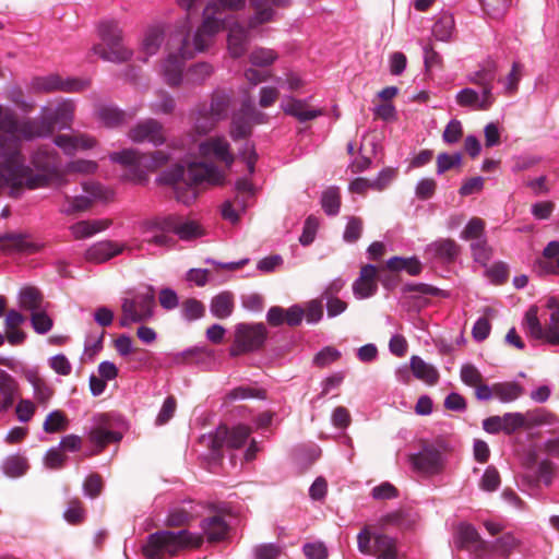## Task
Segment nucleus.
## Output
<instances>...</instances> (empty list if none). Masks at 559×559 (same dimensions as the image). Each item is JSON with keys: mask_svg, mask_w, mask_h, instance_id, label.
Masks as SVG:
<instances>
[{"mask_svg": "<svg viewBox=\"0 0 559 559\" xmlns=\"http://www.w3.org/2000/svg\"><path fill=\"white\" fill-rule=\"evenodd\" d=\"M20 130L9 131L0 119V194L8 192L19 198L24 190H35L48 186L58 170V155L47 147L36 150L31 158L34 168L25 165L22 155Z\"/></svg>", "mask_w": 559, "mask_h": 559, "instance_id": "1", "label": "nucleus"}, {"mask_svg": "<svg viewBox=\"0 0 559 559\" xmlns=\"http://www.w3.org/2000/svg\"><path fill=\"white\" fill-rule=\"evenodd\" d=\"M75 104L72 99H63L52 110L49 107L41 109L43 116L35 119L20 120L15 112L0 105V119L9 131L20 130L26 141L45 138L52 134L55 127L70 128L74 119Z\"/></svg>", "mask_w": 559, "mask_h": 559, "instance_id": "2", "label": "nucleus"}, {"mask_svg": "<svg viewBox=\"0 0 559 559\" xmlns=\"http://www.w3.org/2000/svg\"><path fill=\"white\" fill-rule=\"evenodd\" d=\"M224 179L225 173L206 162L190 163L187 167L176 165L158 178L162 183L173 187L176 200L185 205L195 201L200 185H221Z\"/></svg>", "mask_w": 559, "mask_h": 559, "instance_id": "3", "label": "nucleus"}, {"mask_svg": "<svg viewBox=\"0 0 559 559\" xmlns=\"http://www.w3.org/2000/svg\"><path fill=\"white\" fill-rule=\"evenodd\" d=\"M203 543V536L187 530L157 531L150 534L142 546L146 559H165L174 557L187 548H198Z\"/></svg>", "mask_w": 559, "mask_h": 559, "instance_id": "4", "label": "nucleus"}, {"mask_svg": "<svg viewBox=\"0 0 559 559\" xmlns=\"http://www.w3.org/2000/svg\"><path fill=\"white\" fill-rule=\"evenodd\" d=\"M545 307L549 311L545 325L542 324L538 318L537 306H531L524 314L523 329L533 340L542 341L551 346H559V297H547Z\"/></svg>", "mask_w": 559, "mask_h": 559, "instance_id": "5", "label": "nucleus"}, {"mask_svg": "<svg viewBox=\"0 0 559 559\" xmlns=\"http://www.w3.org/2000/svg\"><path fill=\"white\" fill-rule=\"evenodd\" d=\"M246 0H215L209 2L203 11L201 26L194 33V49L204 51L211 44L214 36L223 29L227 19L223 10H240L245 7Z\"/></svg>", "mask_w": 559, "mask_h": 559, "instance_id": "6", "label": "nucleus"}, {"mask_svg": "<svg viewBox=\"0 0 559 559\" xmlns=\"http://www.w3.org/2000/svg\"><path fill=\"white\" fill-rule=\"evenodd\" d=\"M109 158L111 162L129 169V179L135 182H144L148 173L156 170L168 162L169 155L164 151L142 154L138 150L126 148L111 153Z\"/></svg>", "mask_w": 559, "mask_h": 559, "instance_id": "7", "label": "nucleus"}, {"mask_svg": "<svg viewBox=\"0 0 559 559\" xmlns=\"http://www.w3.org/2000/svg\"><path fill=\"white\" fill-rule=\"evenodd\" d=\"M179 47L178 52H169L167 57L162 61L159 73L164 78V81L169 86H178L182 81V73L185 67V60L192 58L199 50L194 49V38L190 43L187 35L178 33L173 38Z\"/></svg>", "mask_w": 559, "mask_h": 559, "instance_id": "8", "label": "nucleus"}, {"mask_svg": "<svg viewBox=\"0 0 559 559\" xmlns=\"http://www.w3.org/2000/svg\"><path fill=\"white\" fill-rule=\"evenodd\" d=\"M98 34L106 47H95V52L106 61L124 62L132 57V50L122 43V29L114 20L99 23Z\"/></svg>", "mask_w": 559, "mask_h": 559, "instance_id": "9", "label": "nucleus"}, {"mask_svg": "<svg viewBox=\"0 0 559 559\" xmlns=\"http://www.w3.org/2000/svg\"><path fill=\"white\" fill-rule=\"evenodd\" d=\"M155 307V294L148 286L138 292L132 297H126L121 302L120 326L128 328L132 323H141L153 317Z\"/></svg>", "mask_w": 559, "mask_h": 559, "instance_id": "10", "label": "nucleus"}, {"mask_svg": "<svg viewBox=\"0 0 559 559\" xmlns=\"http://www.w3.org/2000/svg\"><path fill=\"white\" fill-rule=\"evenodd\" d=\"M267 336L263 323H239L235 328V342L230 349L233 356L253 352L262 347Z\"/></svg>", "mask_w": 559, "mask_h": 559, "instance_id": "11", "label": "nucleus"}, {"mask_svg": "<svg viewBox=\"0 0 559 559\" xmlns=\"http://www.w3.org/2000/svg\"><path fill=\"white\" fill-rule=\"evenodd\" d=\"M91 85L87 79L67 78L62 79L57 74L36 76L32 80L31 86L35 92L50 93L62 91L66 93H78L85 91Z\"/></svg>", "mask_w": 559, "mask_h": 559, "instance_id": "12", "label": "nucleus"}, {"mask_svg": "<svg viewBox=\"0 0 559 559\" xmlns=\"http://www.w3.org/2000/svg\"><path fill=\"white\" fill-rule=\"evenodd\" d=\"M44 248L39 242L27 233L7 231L0 234V252L5 255L12 254H34Z\"/></svg>", "mask_w": 559, "mask_h": 559, "instance_id": "13", "label": "nucleus"}, {"mask_svg": "<svg viewBox=\"0 0 559 559\" xmlns=\"http://www.w3.org/2000/svg\"><path fill=\"white\" fill-rule=\"evenodd\" d=\"M83 190L86 195L78 197H64V202L60 207V212L66 215H72L75 213L86 211L95 200H106L107 191L104 187L94 181H87L83 183Z\"/></svg>", "mask_w": 559, "mask_h": 559, "instance_id": "14", "label": "nucleus"}, {"mask_svg": "<svg viewBox=\"0 0 559 559\" xmlns=\"http://www.w3.org/2000/svg\"><path fill=\"white\" fill-rule=\"evenodd\" d=\"M413 468L425 475L439 474L444 466L441 451L431 444H426L418 453L409 456Z\"/></svg>", "mask_w": 559, "mask_h": 559, "instance_id": "15", "label": "nucleus"}, {"mask_svg": "<svg viewBox=\"0 0 559 559\" xmlns=\"http://www.w3.org/2000/svg\"><path fill=\"white\" fill-rule=\"evenodd\" d=\"M139 229L143 240L147 243L164 247L171 242V238L168 236L170 233L168 215L144 219L140 223Z\"/></svg>", "mask_w": 559, "mask_h": 559, "instance_id": "16", "label": "nucleus"}, {"mask_svg": "<svg viewBox=\"0 0 559 559\" xmlns=\"http://www.w3.org/2000/svg\"><path fill=\"white\" fill-rule=\"evenodd\" d=\"M251 429L245 425H238L231 429L226 426H221L216 429L212 442V450L214 453L218 452L222 448L229 449L241 448L248 440Z\"/></svg>", "mask_w": 559, "mask_h": 559, "instance_id": "17", "label": "nucleus"}, {"mask_svg": "<svg viewBox=\"0 0 559 559\" xmlns=\"http://www.w3.org/2000/svg\"><path fill=\"white\" fill-rule=\"evenodd\" d=\"M200 156L207 159L221 162L229 168L234 160L230 145L224 136H212L199 144Z\"/></svg>", "mask_w": 559, "mask_h": 559, "instance_id": "18", "label": "nucleus"}, {"mask_svg": "<svg viewBox=\"0 0 559 559\" xmlns=\"http://www.w3.org/2000/svg\"><path fill=\"white\" fill-rule=\"evenodd\" d=\"M128 136L132 142H148L154 146L164 144L166 140L162 123L151 118L139 122L130 129Z\"/></svg>", "mask_w": 559, "mask_h": 559, "instance_id": "19", "label": "nucleus"}, {"mask_svg": "<svg viewBox=\"0 0 559 559\" xmlns=\"http://www.w3.org/2000/svg\"><path fill=\"white\" fill-rule=\"evenodd\" d=\"M223 28L228 31L227 50L231 58L238 59L242 57L250 43V26L245 27L238 21L226 22Z\"/></svg>", "mask_w": 559, "mask_h": 559, "instance_id": "20", "label": "nucleus"}, {"mask_svg": "<svg viewBox=\"0 0 559 559\" xmlns=\"http://www.w3.org/2000/svg\"><path fill=\"white\" fill-rule=\"evenodd\" d=\"M168 226L169 231L183 241H191L205 235V229L198 221L176 214L168 215Z\"/></svg>", "mask_w": 559, "mask_h": 559, "instance_id": "21", "label": "nucleus"}, {"mask_svg": "<svg viewBox=\"0 0 559 559\" xmlns=\"http://www.w3.org/2000/svg\"><path fill=\"white\" fill-rule=\"evenodd\" d=\"M284 114L296 118L299 122H307L323 116L324 111L319 108H309L306 99L286 96L281 103Z\"/></svg>", "mask_w": 559, "mask_h": 559, "instance_id": "22", "label": "nucleus"}, {"mask_svg": "<svg viewBox=\"0 0 559 559\" xmlns=\"http://www.w3.org/2000/svg\"><path fill=\"white\" fill-rule=\"evenodd\" d=\"M95 426L88 433L90 441L104 449L106 445L118 442L122 438L121 433L110 429V424L106 415L100 414L94 417Z\"/></svg>", "mask_w": 559, "mask_h": 559, "instance_id": "23", "label": "nucleus"}, {"mask_svg": "<svg viewBox=\"0 0 559 559\" xmlns=\"http://www.w3.org/2000/svg\"><path fill=\"white\" fill-rule=\"evenodd\" d=\"M290 2L292 0H250V4L254 10L253 15L249 19L250 28H257L262 24L273 21L275 11L272 5L285 8Z\"/></svg>", "mask_w": 559, "mask_h": 559, "instance_id": "24", "label": "nucleus"}, {"mask_svg": "<svg viewBox=\"0 0 559 559\" xmlns=\"http://www.w3.org/2000/svg\"><path fill=\"white\" fill-rule=\"evenodd\" d=\"M126 248L124 243L114 240L98 241L88 247L85 251V259L93 263H104L121 254Z\"/></svg>", "mask_w": 559, "mask_h": 559, "instance_id": "25", "label": "nucleus"}, {"mask_svg": "<svg viewBox=\"0 0 559 559\" xmlns=\"http://www.w3.org/2000/svg\"><path fill=\"white\" fill-rule=\"evenodd\" d=\"M53 142L67 155H74L79 151L90 150L96 145V140L85 133L59 134Z\"/></svg>", "mask_w": 559, "mask_h": 559, "instance_id": "26", "label": "nucleus"}, {"mask_svg": "<svg viewBox=\"0 0 559 559\" xmlns=\"http://www.w3.org/2000/svg\"><path fill=\"white\" fill-rule=\"evenodd\" d=\"M23 376L33 388L36 403L46 406L55 394L53 388L39 374L37 368L25 369Z\"/></svg>", "mask_w": 559, "mask_h": 559, "instance_id": "27", "label": "nucleus"}, {"mask_svg": "<svg viewBox=\"0 0 559 559\" xmlns=\"http://www.w3.org/2000/svg\"><path fill=\"white\" fill-rule=\"evenodd\" d=\"M556 471V465L551 461L542 460L534 474L526 472L522 475V485L531 490L538 488L539 483L549 487L554 481Z\"/></svg>", "mask_w": 559, "mask_h": 559, "instance_id": "28", "label": "nucleus"}, {"mask_svg": "<svg viewBox=\"0 0 559 559\" xmlns=\"http://www.w3.org/2000/svg\"><path fill=\"white\" fill-rule=\"evenodd\" d=\"M377 267L367 264L361 267L359 277L353 284V293L356 298L365 299L376 294L378 285L376 282Z\"/></svg>", "mask_w": 559, "mask_h": 559, "instance_id": "29", "label": "nucleus"}, {"mask_svg": "<svg viewBox=\"0 0 559 559\" xmlns=\"http://www.w3.org/2000/svg\"><path fill=\"white\" fill-rule=\"evenodd\" d=\"M460 247L453 239L442 238L429 243L426 253L432 259L442 262H452L456 259Z\"/></svg>", "mask_w": 559, "mask_h": 559, "instance_id": "30", "label": "nucleus"}, {"mask_svg": "<svg viewBox=\"0 0 559 559\" xmlns=\"http://www.w3.org/2000/svg\"><path fill=\"white\" fill-rule=\"evenodd\" d=\"M19 393V383L4 370H0V413L7 412Z\"/></svg>", "mask_w": 559, "mask_h": 559, "instance_id": "31", "label": "nucleus"}, {"mask_svg": "<svg viewBox=\"0 0 559 559\" xmlns=\"http://www.w3.org/2000/svg\"><path fill=\"white\" fill-rule=\"evenodd\" d=\"M235 309V296L229 290L221 292L215 295L210 302V312L217 319L229 318Z\"/></svg>", "mask_w": 559, "mask_h": 559, "instance_id": "32", "label": "nucleus"}, {"mask_svg": "<svg viewBox=\"0 0 559 559\" xmlns=\"http://www.w3.org/2000/svg\"><path fill=\"white\" fill-rule=\"evenodd\" d=\"M495 76V72L490 69H481L468 76V81L481 87V93L486 96L485 104L481 107H491L495 102L492 94Z\"/></svg>", "mask_w": 559, "mask_h": 559, "instance_id": "33", "label": "nucleus"}, {"mask_svg": "<svg viewBox=\"0 0 559 559\" xmlns=\"http://www.w3.org/2000/svg\"><path fill=\"white\" fill-rule=\"evenodd\" d=\"M409 366L413 374L429 385H435L439 381V371L437 368L426 362L419 356H412Z\"/></svg>", "mask_w": 559, "mask_h": 559, "instance_id": "34", "label": "nucleus"}, {"mask_svg": "<svg viewBox=\"0 0 559 559\" xmlns=\"http://www.w3.org/2000/svg\"><path fill=\"white\" fill-rule=\"evenodd\" d=\"M200 526L209 542H219L227 535L228 526L221 515L204 519Z\"/></svg>", "mask_w": 559, "mask_h": 559, "instance_id": "35", "label": "nucleus"}, {"mask_svg": "<svg viewBox=\"0 0 559 559\" xmlns=\"http://www.w3.org/2000/svg\"><path fill=\"white\" fill-rule=\"evenodd\" d=\"M164 41V33L159 27H151L148 28L141 43V57L142 61H147V59L157 53L162 44Z\"/></svg>", "mask_w": 559, "mask_h": 559, "instance_id": "36", "label": "nucleus"}, {"mask_svg": "<svg viewBox=\"0 0 559 559\" xmlns=\"http://www.w3.org/2000/svg\"><path fill=\"white\" fill-rule=\"evenodd\" d=\"M109 225L110 221L107 219L80 221L73 224L70 230L75 239H84L107 229Z\"/></svg>", "mask_w": 559, "mask_h": 559, "instance_id": "37", "label": "nucleus"}, {"mask_svg": "<svg viewBox=\"0 0 559 559\" xmlns=\"http://www.w3.org/2000/svg\"><path fill=\"white\" fill-rule=\"evenodd\" d=\"M372 556L377 557V559H396L397 548L395 539L384 534H376L373 536Z\"/></svg>", "mask_w": 559, "mask_h": 559, "instance_id": "38", "label": "nucleus"}, {"mask_svg": "<svg viewBox=\"0 0 559 559\" xmlns=\"http://www.w3.org/2000/svg\"><path fill=\"white\" fill-rule=\"evenodd\" d=\"M526 429H533L542 426H558L559 418L545 408H536L524 414Z\"/></svg>", "mask_w": 559, "mask_h": 559, "instance_id": "39", "label": "nucleus"}, {"mask_svg": "<svg viewBox=\"0 0 559 559\" xmlns=\"http://www.w3.org/2000/svg\"><path fill=\"white\" fill-rule=\"evenodd\" d=\"M19 306L23 310L31 311L32 313L43 308L41 293L32 286L21 288L19 293Z\"/></svg>", "mask_w": 559, "mask_h": 559, "instance_id": "40", "label": "nucleus"}, {"mask_svg": "<svg viewBox=\"0 0 559 559\" xmlns=\"http://www.w3.org/2000/svg\"><path fill=\"white\" fill-rule=\"evenodd\" d=\"M453 31L454 19L453 15L448 12H442L438 15L431 29L433 37L440 41L450 40Z\"/></svg>", "mask_w": 559, "mask_h": 559, "instance_id": "41", "label": "nucleus"}, {"mask_svg": "<svg viewBox=\"0 0 559 559\" xmlns=\"http://www.w3.org/2000/svg\"><path fill=\"white\" fill-rule=\"evenodd\" d=\"M455 543L459 548L472 549L483 545L478 532L469 524H461L457 527Z\"/></svg>", "mask_w": 559, "mask_h": 559, "instance_id": "42", "label": "nucleus"}, {"mask_svg": "<svg viewBox=\"0 0 559 559\" xmlns=\"http://www.w3.org/2000/svg\"><path fill=\"white\" fill-rule=\"evenodd\" d=\"M518 547V542L512 535H503L497 538L490 546L487 559L508 558Z\"/></svg>", "mask_w": 559, "mask_h": 559, "instance_id": "43", "label": "nucleus"}, {"mask_svg": "<svg viewBox=\"0 0 559 559\" xmlns=\"http://www.w3.org/2000/svg\"><path fill=\"white\" fill-rule=\"evenodd\" d=\"M456 103L462 107H471L474 110H488L490 107H481L485 104L486 96L477 93L473 88H463L455 96Z\"/></svg>", "mask_w": 559, "mask_h": 559, "instance_id": "44", "label": "nucleus"}, {"mask_svg": "<svg viewBox=\"0 0 559 559\" xmlns=\"http://www.w3.org/2000/svg\"><path fill=\"white\" fill-rule=\"evenodd\" d=\"M493 392L501 403H511L523 394V388L516 382H497Z\"/></svg>", "mask_w": 559, "mask_h": 559, "instance_id": "45", "label": "nucleus"}, {"mask_svg": "<svg viewBox=\"0 0 559 559\" xmlns=\"http://www.w3.org/2000/svg\"><path fill=\"white\" fill-rule=\"evenodd\" d=\"M320 203L326 215H337L341 209L340 188L335 186L326 188L321 194Z\"/></svg>", "mask_w": 559, "mask_h": 559, "instance_id": "46", "label": "nucleus"}, {"mask_svg": "<svg viewBox=\"0 0 559 559\" xmlns=\"http://www.w3.org/2000/svg\"><path fill=\"white\" fill-rule=\"evenodd\" d=\"M97 118L106 127H118L126 121V114L111 105H100L96 110Z\"/></svg>", "mask_w": 559, "mask_h": 559, "instance_id": "47", "label": "nucleus"}, {"mask_svg": "<svg viewBox=\"0 0 559 559\" xmlns=\"http://www.w3.org/2000/svg\"><path fill=\"white\" fill-rule=\"evenodd\" d=\"M278 59L276 50L266 47H255L249 53V62L257 68L272 66Z\"/></svg>", "mask_w": 559, "mask_h": 559, "instance_id": "48", "label": "nucleus"}, {"mask_svg": "<svg viewBox=\"0 0 559 559\" xmlns=\"http://www.w3.org/2000/svg\"><path fill=\"white\" fill-rule=\"evenodd\" d=\"M1 467L7 476L15 478L26 473L28 464L24 457L20 455H11L3 461Z\"/></svg>", "mask_w": 559, "mask_h": 559, "instance_id": "49", "label": "nucleus"}, {"mask_svg": "<svg viewBox=\"0 0 559 559\" xmlns=\"http://www.w3.org/2000/svg\"><path fill=\"white\" fill-rule=\"evenodd\" d=\"M68 425L69 420L64 413L56 409L47 415L43 425V429L47 433H56L64 431L68 428Z\"/></svg>", "mask_w": 559, "mask_h": 559, "instance_id": "50", "label": "nucleus"}, {"mask_svg": "<svg viewBox=\"0 0 559 559\" xmlns=\"http://www.w3.org/2000/svg\"><path fill=\"white\" fill-rule=\"evenodd\" d=\"M218 121L207 112V107L204 105L198 111L194 118V130L200 134H206L214 129Z\"/></svg>", "mask_w": 559, "mask_h": 559, "instance_id": "51", "label": "nucleus"}, {"mask_svg": "<svg viewBox=\"0 0 559 559\" xmlns=\"http://www.w3.org/2000/svg\"><path fill=\"white\" fill-rule=\"evenodd\" d=\"M251 133V124L242 109L231 120L230 135L234 140L242 139Z\"/></svg>", "mask_w": 559, "mask_h": 559, "instance_id": "52", "label": "nucleus"}, {"mask_svg": "<svg viewBox=\"0 0 559 559\" xmlns=\"http://www.w3.org/2000/svg\"><path fill=\"white\" fill-rule=\"evenodd\" d=\"M485 222L481 218L473 217L468 221L461 237L465 240H479L484 238Z\"/></svg>", "mask_w": 559, "mask_h": 559, "instance_id": "53", "label": "nucleus"}, {"mask_svg": "<svg viewBox=\"0 0 559 559\" xmlns=\"http://www.w3.org/2000/svg\"><path fill=\"white\" fill-rule=\"evenodd\" d=\"M503 432L512 435L519 429H526L525 417L522 413H506L502 416Z\"/></svg>", "mask_w": 559, "mask_h": 559, "instance_id": "54", "label": "nucleus"}, {"mask_svg": "<svg viewBox=\"0 0 559 559\" xmlns=\"http://www.w3.org/2000/svg\"><path fill=\"white\" fill-rule=\"evenodd\" d=\"M204 305L194 298L187 299L182 304L181 313L187 321L198 320L204 316Z\"/></svg>", "mask_w": 559, "mask_h": 559, "instance_id": "55", "label": "nucleus"}, {"mask_svg": "<svg viewBox=\"0 0 559 559\" xmlns=\"http://www.w3.org/2000/svg\"><path fill=\"white\" fill-rule=\"evenodd\" d=\"M31 323L33 329L38 334H46L48 333L52 328V320L51 318L43 310H37L32 313L31 316Z\"/></svg>", "mask_w": 559, "mask_h": 559, "instance_id": "56", "label": "nucleus"}, {"mask_svg": "<svg viewBox=\"0 0 559 559\" xmlns=\"http://www.w3.org/2000/svg\"><path fill=\"white\" fill-rule=\"evenodd\" d=\"M523 66L520 62H513L510 73L504 79L506 93L512 95L518 92L519 83L522 79Z\"/></svg>", "mask_w": 559, "mask_h": 559, "instance_id": "57", "label": "nucleus"}, {"mask_svg": "<svg viewBox=\"0 0 559 559\" xmlns=\"http://www.w3.org/2000/svg\"><path fill=\"white\" fill-rule=\"evenodd\" d=\"M319 227V219L310 215L306 218L302 234L299 237V241L302 246H309L313 242Z\"/></svg>", "mask_w": 559, "mask_h": 559, "instance_id": "58", "label": "nucleus"}, {"mask_svg": "<svg viewBox=\"0 0 559 559\" xmlns=\"http://www.w3.org/2000/svg\"><path fill=\"white\" fill-rule=\"evenodd\" d=\"M460 377L462 382L468 386L475 388L483 382L480 371L472 364H465L461 367Z\"/></svg>", "mask_w": 559, "mask_h": 559, "instance_id": "59", "label": "nucleus"}, {"mask_svg": "<svg viewBox=\"0 0 559 559\" xmlns=\"http://www.w3.org/2000/svg\"><path fill=\"white\" fill-rule=\"evenodd\" d=\"M362 233V221L359 217L352 216L348 218L345 227L343 239L346 242H356Z\"/></svg>", "mask_w": 559, "mask_h": 559, "instance_id": "60", "label": "nucleus"}, {"mask_svg": "<svg viewBox=\"0 0 559 559\" xmlns=\"http://www.w3.org/2000/svg\"><path fill=\"white\" fill-rule=\"evenodd\" d=\"M500 486V475L496 467L488 466L480 479V488L486 491H495Z\"/></svg>", "mask_w": 559, "mask_h": 559, "instance_id": "61", "label": "nucleus"}, {"mask_svg": "<svg viewBox=\"0 0 559 559\" xmlns=\"http://www.w3.org/2000/svg\"><path fill=\"white\" fill-rule=\"evenodd\" d=\"M341 357V353L331 346L322 348L313 358L317 367L323 368L336 361Z\"/></svg>", "mask_w": 559, "mask_h": 559, "instance_id": "62", "label": "nucleus"}, {"mask_svg": "<svg viewBox=\"0 0 559 559\" xmlns=\"http://www.w3.org/2000/svg\"><path fill=\"white\" fill-rule=\"evenodd\" d=\"M396 177V169L386 167L383 168L378 176L371 180V189L376 191H382L390 186V183Z\"/></svg>", "mask_w": 559, "mask_h": 559, "instance_id": "63", "label": "nucleus"}, {"mask_svg": "<svg viewBox=\"0 0 559 559\" xmlns=\"http://www.w3.org/2000/svg\"><path fill=\"white\" fill-rule=\"evenodd\" d=\"M281 547L276 544H261L253 548L254 559H277Z\"/></svg>", "mask_w": 559, "mask_h": 559, "instance_id": "64", "label": "nucleus"}]
</instances>
